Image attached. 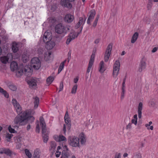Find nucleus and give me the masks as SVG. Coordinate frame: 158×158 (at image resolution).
<instances>
[{
    "instance_id": "1",
    "label": "nucleus",
    "mask_w": 158,
    "mask_h": 158,
    "mask_svg": "<svg viewBox=\"0 0 158 158\" xmlns=\"http://www.w3.org/2000/svg\"><path fill=\"white\" fill-rule=\"evenodd\" d=\"M10 66L12 71L16 70V75L17 77H20L23 74L28 77L32 75V70L28 65H26L24 67L22 65H20L18 68L17 63L13 61L11 62Z\"/></svg>"
},
{
    "instance_id": "2",
    "label": "nucleus",
    "mask_w": 158,
    "mask_h": 158,
    "mask_svg": "<svg viewBox=\"0 0 158 158\" xmlns=\"http://www.w3.org/2000/svg\"><path fill=\"white\" fill-rule=\"evenodd\" d=\"M28 113L27 111L23 112L21 115H18L14 119L15 124H19L20 125H24L28 122L32 123L34 122L35 118L33 116L27 117Z\"/></svg>"
},
{
    "instance_id": "3",
    "label": "nucleus",
    "mask_w": 158,
    "mask_h": 158,
    "mask_svg": "<svg viewBox=\"0 0 158 158\" xmlns=\"http://www.w3.org/2000/svg\"><path fill=\"white\" fill-rule=\"evenodd\" d=\"M79 141V139L75 136H70L68 139L69 144L70 146L75 147H80Z\"/></svg>"
},
{
    "instance_id": "4",
    "label": "nucleus",
    "mask_w": 158,
    "mask_h": 158,
    "mask_svg": "<svg viewBox=\"0 0 158 158\" xmlns=\"http://www.w3.org/2000/svg\"><path fill=\"white\" fill-rule=\"evenodd\" d=\"M66 28L61 23L57 25L55 28V31L58 34L64 35L67 33Z\"/></svg>"
},
{
    "instance_id": "5",
    "label": "nucleus",
    "mask_w": 158,
    "mask_h": 158,
    "mask_svg": "<svg viewBox=\"0 0 158 158\" xmlns=\"http://www.w3.org/2000/svg\"><path fill=\"white\" fill-rule=\"evenodd\" d=\"M120 68V62L118 60H116L114 64L113 67V75L114 77H116L119 73Z\"/></svg>"
},
{
    "instance_id": "6",
    "label": "nucleus",
    "mask_w": 158,
    "mask_h": 158,
    "mask_svg": "<svg viewBox=\"0 0 158 158\" xmlns=\"http://www.w3.org/2000/svg\"><path fill=\"white\" fill-rule=\"evenodd\" d=\"M31 66L35 69H38L41 66V62L38 58L34 57L31 61Z\"/></svg>"
},
{
    "instance_id": "7",
    "label": "nucleus",
    "mask_w": 158,
    "mask_h": 158,
    "mask_svg": "<svg viewBox=\"0 0 158 158\" xmlns=\"http://www.w3.org/2000/svg\"><path fill=\"white\" fill-rule=\"evenodd\" d=\"M12 104L15 108L17 113L19 114L22 112V107L15 99H13L12 100Z\"/></svg>"
},
{
    "instance_id": "8",
    "label": "nucleus",
    "mask_w": 158,
    "mask_h": 158,
    "mask_svg": "<svg viewBox=\"0 0 158 158\" xmlns=\"http://www.w3.org/2000/svg\"><path fill=\"white\" fill-rule=\"evenodd\" d=\"M112 48V45L110 44H109L106 49L104 55V60L106 62H107L108 60L110 55Z\"/></svg>"
},
{
    "instance_id": "9",
    "label": "nucleus",
    "mask_w": 158,
    "mask_h": 158,
    "mask_svg": "<svg viewBox=\"0 0 158 158\" xmlns=\"http://www.w3.org/2000/svg\"><path fill=\"white\" fill-rule=\"evenodd\" d=\"M52 35L51 32L49 31L45 32L43 37V40L44 42L46 43L50 41L52 39Z\"/></svg>"
},
{
    "instance_id": "10",
    "label": "nucleus",
    "mask_w": 158,
    "mask_h": 158,
    "mask_svg": "<svg viewBox=\"0 0 158 158\" xmlns=\"http://www.w3.org/2000/svg\"><path fill=\"white\" fill-rule=\"evenodd\" d=\"M74 19V15L71 14H66L64 17V21L67 23H70L72 22Z\"/></svg>"
},
{
    "instance_id": "11",
    "label": "nucleus",
    "mask_w": 158,
    "mask_h": 158,
    "mask_svg": "<svg viewBox=\"0 0 158 158\" xmlns=\"http://www.w3.org/2000/svg\"><path fill=\"white\" fill-rule=\"evenodd\" d=\"M146 59L144 57H143L142 59L139 64L138 69L139 72H141L146 68Z\"/></svg>"
},
{
    "instance_id": "12",
    "label": "nucleus",
    "mask_w": 158,
    "mask_h": 158,
    "mask_svg": "<svg viewBox=\"0 0 158 158\" xmlns=\"http://www.w3.org/2000/svg\"><path fill=\"white\" fill-rule=\"evenodd\" d=\"M13 58L12 55L11 53H8L6 56H2L0 57V60L1 62L4 64H6L9 59H12Z\"/></svg>"
},
{
    "instance_id": "13",
    "label": "nucleus",
    "mask_w": 158,
    "mask_h": 158,
    "mask_svg": "<svg viewBox=\"0 0 158 158\" xmlns=\"http://www.w3.org/2000/svg\"><path fill=\"white\" fill-rule=\"evenodd\" d=\"M71 156L70 152L68 151L67 150H63L62 152L61 158H70ZM71 158H76V157L74 155H72Z\"/></svg>"
},
{
    "instance_id": "14",
    "label": "nucleus",
    "mask_w": 158,
    "mask_h": 158,
    "mask_svg": "<svg viewBox=\"0 0 158 158\" xmlns=\"http://www.w3.org/2000/svg\"><path fill=\"white\" fill-rule=\"evenodd\" d=\"M27 82L30 88H35L37 85V81L35 78L30 79L27 81Z\"/></svg>"
},
{
    "instance_id": "15",
    "label": "nucleus",
    "mask_w": 158,
    "mask_h": 158,
    "mask_svg": "<svg viewBox=\"0 0 158 158\" xmlns=\"http://www.w3.org/2000/svg\"><path fill=\"white\" fill-rule=\"evenodd\" d=\"M54 139L57 141H67V139L64 136L62 135H55L53 136Z\"/></svg>"
},
{
    "instance_id": "16",
    "label": "nucleus",
    "mask_w": 158,
    "mask_h": 158,
    "mask_svg": "<svg viewBox=\"0 0 158 158\" xmlns=\"http://www.w3.org/2000/svg\"><path fill=\"white\" fill-rule=\"evenodd\" d=\"M86 20V19L85 18L83 19L82 17H80L79 19V21L78 23L75 26V28L76 29L79 28L81 26V29L82 27H83V26L85 23Z\"/></svg>"
},
{
    "instance_id": "17",
    "label": "nucleus",
    "mask_w": 158,
    "mask_h": 158,
    "mask_svg": "<svg viewBox=\"0 0 158 158\" xmlns=\"http://www.w3.org/2000/svg\"><path fill=\"white\" fill-rule=\"evenodd\" d=\"M64 121L65 124H67V127L69 129L70 127H71V120L69 117L68 112L66 111L65 116L64 117Z\"/></svg>"
},
{
    "instance_id": "18",
    "label": "nucleus",
    "mask_w": 158,
    "mask_h": 158,
    "mask_svg": "<svg viewBox=\"0 0 158 158\" xmlns=\"http://www.w3.org/2000/svg\"><path fill=\"white\" fill-rule=\"evenodd\" d=\"M95 14L96 12L95 10H92L90 11V15L87 21V23L88 24H90V22L94 19Z\"/></svg>"
},
{
    "instance_id": "19",
    "label": "nucleus",
    "mask_w": 158,
    "mask_h": 158,
    "mask_svg": "<svg viewBox=\"0 0 158 158\" xmlns=\"http://www.w3.org/2000/svg\"><path fill=\"white\" fill-rule=\"evenodd\" d=\"M60 4L64 7L71 8L72 7V5L68 0H61Z\"/></svg>"
},
{
    "instance_id": "20",
    "label": "nucleus",
    "mask_w": 158,
    "mask_h": 158,
    "mask_svg": "<svg viewBox=\"0 0 158 158\" xmlns=\"http://www.w3.org/2000/svg\"><path fill=\"white\" fill-rule=\"evenodd\" d=\"M106 67L105 66L103 61H101L99 64L98 70L101 73H103L106 69Z\"/></svg>"
},
{
    "instance_id": "21",
    "label": "nucleus",
    "mask_w": 158,
    "mask_h": 158,
    "mask_svg": "<svg viewBox=\"0 0 158 158\" xmlns=\"http://www.w3.org/2000/svg\"><path fill=\"white\" fill-rule=\"evenodd\" d=\"M40 124L42 128V131L45 132V130H47L46 125L44 119L43 117H40Z\"/></svg>"
},
{
    "instance_id": "22",
    "label": "nucleus",
    "mask_w": 158,
    "mask_h": 158,
    "mask_svg": "<svg viewBox=\"0 0 158 158\" xmlns=\"http://www.w3.org/2000/svg\"><path fill=\"white\" fill-rule=\"evenodd\" d=\"M143 108V104L142 102L139 103L137 108L138 118L140 119L142 117V111Z\"/></svg>"
},
{
    "instance_id": "23",
    "label": "nucleus",
    "mask_w": 158,
    "mask_h": 158,
    "mask_svg": "<svg viewBox=\"0 0 158 158\" xmlns=\"http://www.w3.org/2000/svg\"><path fill=\"white\" fill-rule=\"evenodd\" d=\"M94 56L93 54H92L88 65V67L87 70V72L89 73L90 72V70L91 69L92 65H93L94 61Z\"/></svg>"
},
{
    "instance_id": "24",
    "label": "nucleus",
    "mask_w": 158,
    "mask_h": 158,
    "mask_svg": "<svg viewBox=\"0 0 158 158\" xmlns=\"http://www.w3.org/2000/svg\"><path fill=\"white\" fill-rule=\"evenodd\" d=\"M46 43H47L46 48L48 50L52 49L55 45V43L53 41H51V40Z\"/></svg>"
},
{
    "instance_id": "25",
    "label": "nucleus",
    "mask_w": 158,
    "mask_h": 158,
    "mask_svg": "<svg viewBox=\"0 0 158 158\" xmlns=\"http://www.w3.org/2000/svg\"><path fill=\"white\" fill-rule=\"evenodd\" d=\"M82 29V27L81 29L80 30V32H77V33L75 32H73L70 33L68 36L72 40L74 39L75 38L77 37L80 33L81 32Z\"/></svg>"
},
{
    "instance_id": "26",
    "label": "nucleus",
    "mask_w": 158,
    "mask_h": 158,
    "mask_svg": "<svg viewBox=\"0 0 158 158\" xmlns=\"http://www.w3.org/2000/svg\"><path fill=\"white\" fill-rule=\"evenodd\" d=\"M0 154H5L8 156H10L11 154V151L8 149H0Z\"/></svg>"
},
{
    "instance_id": "27",
    "label": "nucleus",
    "mask_w": 158,
    "mask_h": 158,
    "mask_svg": "<svg viewBox=\"0 0 158 158\" xmlns=\"http://www.w3.org/2000/svg\"><path fill=\"white\" fill-rule=\"evenodd\" d=\"M45 132L42 131V136L44 142V143H47L48 139V134L49 132L47 130H45Z\"/></svg>"
},
{
    "instance_id": "28",
    "label": "nucleus",
    "mask_w": 158,
    "mask_h": 158,
    "mask_svg": "<svg viewBox=\"0 0 158 158\" xmlns=\"http://www.w3.org/2000/svg\"><path fill=\"white\" fill-rule=\"evenodd\" d=\"M56 142L54 141H51L50 143V151L52 153L54 152L56 148Z\"/></svg>"
},
{
    "instance_id": "29",
    "label": "nucleus",
    "mask_w": 158,
    "mask_h": 158,
    "mask_svg": "<svg viewBox=\"0 0 158 158\" xmlns=\"http://www.w3.org/2000/svg\"><path fill=\"white\" fill-rule=\"evenodd\" d=\"M22 60L24 62H26L29 59V55L27 54V52H24L22 56Z\"/></svg>"
},
{
    "instance_id": "30",
    "label": "nucleus",
    "mask_w": 158,
    "mask_h": 158,
    "mask_svg": "<svg viewBox=\"0 0 158 158\" xmlns=\"http://www.w3.org/2000/svg\"><path fill=\"white\" fill-rule=\"evenodd\" d=\"M12 49L14 53L16 52L19 50V48L18 44L15 42L13 43L12 46Z\"/></svg>"
},
{
    "instance_id": "31",
    "label": "nucleus",
    "mask_w": 158,
    "mask_h": 158,
    "mask_svg": "<svg viewBox=\"0 0 158 158\" xmlns=\"http://www.w3.org/2000/svg\"><path fill=\"white\" fill-rule=\"evenodd\" d=\"M139 34L138 33L136 32H135L131 38V43H134L137 40Z\"/></svg>"
},
{
    "instance_id": "32",
    "label": "nucleus",
    "mask_w": 158,
    "mask_h": 158,
    "mask_svg": "<svg viewBox=\"0 0 158 158\" xmlns=\"http://www.w3.org/2000/svg\"><path fill=\"white\" fill-rule=\"evenodd\" d=\"M0 93H2L3 94L4 96L7 98H8L9 97V94L8 93L6 92V91L4 90L2 88L0 87Z\"/></svg>"
},
{
    "instance_id": "33",
    "label": "nucleus",
    "mask_w": 158,
    "mask_h": 158,
    "mask_svg": "<svg viewBox=\"0 0 158 158\" xmlns=\"http://www.w3.org/2000/svg\"><path fill=\"white\" fill-rule=\"evenodd\" d=\"M66 62V60H64L61 62L60 64L59 67L58 69V73L59 74L62 70L64 68V64Z\"/></svg>"
},
{
    "instance_id": "34",
    "label": "nucleus",
    "mask_w": 158,
    "mask_h": 158,
    "mask_svg": "<svg viewBox=\"0 0 158 158\" xmlns=\"http://www.w3.org/2000/svg\"><path fill=\"white\" fill-rule=\"evenodd\" d=\"M51 53L49 52H46L44 54V59L46 61L48 60L50 58Z\"/></svg>"
},
{
    "instance_id": "35",
    "label": "nucleus",
    "mask_w": 158,
    "mask_h": 158,
    "mask_svg": "<svg viewBox=\"0 0 158 158\" xmlns=\"http://www.w3.org/2000/svg\"><path fill=\"white\" fill-rule=\"evenodd\" d=\"M156 105V102L155 100L152 99H151L149 102V106L151 107H154Z\"/></svg>"
},
{
    "instance_id": "36",
    "label": "nucleus",
    "mask_w": 158,
    "mask_h": 158,
    "mask_svg": "<svg viewBox=\"0 0 158 158\" xmlns=\"http://www.w3.org/2000/svg\"><path fill=\"white\" fill-rule=\"evenodd\" d=\"M7 85L10 90L13 91H15L17 89L15 85L11 84L10 83H8L7 84Z\"/></svg>"
},
{
    "instance_id": "37",
    "label": "nucleus",
    "mask_w": 158,
    "mask_h": 158,
    "mask_svg": "<svg viewBox=\"0 0 158 158\" xmlns=\"http://www.w3.org/2000/svg\"><path fill=\"white\" fill-rule=\"evenodd\" d=\"M131 122L132 123L134 124L135 125H137V114L134 115L133 118L132 119Z\"/></svg>"
},
{
    "instance_id": "38",
    "label": "nucleus",
    "mask_w": 158,
    "mask_h": 158,
    "mask_svg": "<svg viewBox=\"0 0 158 158\" xmlns=\"http://www.w3.org/2000/svg\"><path fill=\"white\" fill-rule=\"evenodd\" d=\"M131 158H142V156L140 153L136 152L133 154Z\"/></svg>"
},
{
    "instance_id": "39",
    "label": "nucleus",
    "mask_w": 158,
    "mask_h": 158,
    "mask_svg": "<svg viewBox=\"0 0 158 158\" xmlns=\"http://www.w3.org/2000/svg\"><path fill=\"white\" fill-rule=\"evenodd\" d=\"M34 107L37 108L39 106L40 101L38 97H36L34 98Z\"/></svg>"
},
{
    "instance_id": "40",
    "label": "nucleus",
    "mask_w": 158,
    "mask_h": 158,
    "mask_svg": "<svg viewBox=\"0 0 158 158\" xmlns=\"http://www.w3.org/2000/svg\"><path fill=\"white\" fill-rule=\"evenodd\" d=\"M54 78L53 77L49 76L47 79L46 81L47 84L49 85L51 84L54 80Z\"/></svg>"
},
{
    "instance_id": "41",
    "label": "nucleus",
    "mask_w": 158,
    "mask_h": 158,
    "mask_svg": "<svg viewBox=\"0 0 158 158\" xmlns=\"http://www.w3.org/2000/svg\"><path fill=\"white\" fill-rule=\"evenodd\" d=\"M67 124H64L63 125V131H64V135H66V131L67 130L68 131L70 130L71 127H70L69 129L67 127Z\"/></svg>"
},
{
    "instance_id": "42",
    "label": "nucleus",
    "mask_w": 158,
    "mask_h": 158,
    "mask_svg": "<svg viewBox=\"0 0 158 158\" xmlns=\"http://www.w3.org/2000/svg\"><path fill=\"white\" fill-rule=\"evenodd\" d=\"M25 152L26 155L29 158H31L32 157V154L30 152L29 150L27 149H26L25 150Z\"/></svg>"
},
{
    "instance_id": "43",
    "label": "nucleus",
    "mask_w": 158,
    "mask_h": 158,
    "mask_svg": "<svg viewBox=\"0 0 158 158\" xmlns=\"http://www.w3.org/2000/svg\"><path fill=\"white\" fill-rule=\"evenodd\" d=\"M77 85H75L73 86L71 91V93L72 94H75L76 93L77 89Z\"/></svg>"
},
{
    "instance_id": "44",
    "label": "nucleus",
    "mask_w": 158,
    "mask_h": 158,
    "mask_svg": "<svg viewBox=\"0 0 158 158\" xmlns=\"http://www.w3.org/2000/svg\"><path fill=\"white\" fill-rule=\"evenodd\" d=\"M34 158H40V155L37 151H35L34 153Z\"/></svg>"
},
{
    "instance_id": "45",
    "label": "nucleus",
    "mask_w": 158,
    "mask_h": 158,
    "mask_svg": "<svg viewBox=\"0 0 158 158\" xmlns=\"http://www.w3.org/2000/svg\"><path fill=\"white\" fill-rule=\"evenodd\" d=\"M99 15H97V17L95 19L94 21V23L93 26L94 27H95L97 24V22L98 21V20L99 19Z\"/></svg>"
},
{
    "instance_id": "46",
    "label": "nucleus",
    "mask_w": 158,
    "mask_h": 158,
    "mask_svg": "<svg viewBox=\"0 0 158 158\" xmlns=\"http://www.w3.org/2000/svg\"><path fill=\"white\" fill-rule=\"evenodd\" d=\"M80 142L82 144H84L85 142V139L84 136H81L80 138Z\"/></svg>"
},
{
    "instance_id": "47",
    "label": "nucleus",
    "mask_w": 158,
    "mask_h": 158,
    "mask_svg": "<svg viewBox=\"0 0 158 158\" xmlns=\"http://www.w3.org/2000/svg\"><path fill=\"white\" fill-rule=\"evenodd\" d=\"M150 125H149L148 123L146 124H145V126L147 128L148 130H149L150 129L151 130H152L153 129V127L152 126H150Z\"/></svg>"
},
{
    "instance_id": "48",
    "label": "nucleus",
    "mask_w": 158,
    "mask_h": 158,
    "mask_svg": "<svg viewBox=\"0 0 158 158\" xmlns=\"http://www.w3.org/2000/svg\"><path fill=\"white\" fill-rule=\"evenodd\" d=\"M8 129L10 133H15V131L14 129L12 128L10 126H9Z\"/></svg>"
},
{
    "instance_id": "49",
    "label": "nucleus",
    "mask_w": 158,
    "mask_h": 158,
    "mask_svg": "<svg viewBox=\"0 0 158 158\" xmlns=\"http://www.w3.org/2000/svg\"><path fill=\"white\" fill-rule=\"evenodd\" d=\"M63 82H61L60 84V85L59 88V92H60V91H61L63 90Z\"/></svg>"
},
{
    "instance_id": "50",
    "label": "nucleus",
    "mask_w": 158,
    "mask_h": 158,
    "mask_svg": "<svg viewBox=\"0 0 158 158\" xmlns=\"http://www.w3.org/2000/svg\"><path fill=\"white\" fill-rule=\"evenodd\" d=\"M13 135H12L9 133L6 134V137L9 139V140L7 139L8 141H10V139L12 137Z\"/></svg>"
},
{
    "instance_id": "51",
    "label": "nucleus",
    "mask_w": 158,
    "mask_h": 158,
    "mask_svg": "<svg viewBox=\"0 0 158 158\" xmlns=\"http://www.w3.org/2000/svg\"><path fill=\"white\" fill-rule=\"evenodd\" d=\"M122 89V92L121 94V99H123L124 97V95L125 92V89Z\"/></svg>"
},
{
    "instance_id": "52",
    "label": "nucleus",
    "mask_w": 158,
    "mask_h": 158,
    "mask_svg": "<svg viewBox=\"0 0 158 158\" xmlns=\"http://www.w3.org/2000/svg\"><path fill=\"white\" fill-rule=\"evenodd\" d=\"M35 131L36 132H37L38 133L40 132V126L38 123L36 125Z\"/></svg>"
},
{
    "instance_id": "53",
    "label": "nucleus",
    "mask_w": 158,
    "mask_h": 158,
    "mask_svg": "<svg viewBox=\"0 0 158 158\" xmlns=\"http://www.w3.org/2000/svg\"><path fill=\"white\" fill-rule=\"evenodd\" d=\"M72 40V39H71L68 36V38L67 39L66 41V44H69L70 42Z\"/></svg>"
},
{
    "instance_id": "54",
    "label": "nucleus",
    "mask_w": 158,
    "mask_h": 158,
    "mask_svg": "<svg viewBox=\"0 0 158 158\" xmlns=\"http://www.w3.org/2000/svg\"><path fill=\"white\" fill-rule=\"evenodd\" d=\"M132 123H129L126 126L127 129H130L131 128Z\"/></svg>"
},
{
    "instance_id": "55",
    "label": "nucleus",
    "mask_w": 158,
    "mask_h": 158,
    "mask_svg": "<svg viewBox=\"0 0 158 158\" xmlns=\"http://www.w3.org/2000/svg\"><path fill=\"white\" fill-rule=\"evenodd\" d=\"M61 152H59V151H57L55 153L56 156L57 157H59L60 155L61 154Z\"/></svg>"
},
{
    "instance_id": "56",
    "label": "nucleus",
    "mask_w": 158,
    "mask_h": 158,
    "mask_svg": "<svg viewBox=\"0 0 158 158\" xmlns=\"http://www.w3.org/2000/svg\"><path fill=\"white\" fill-rule=\"evenodd\" d=\"M114 158H121V154L120 153L116 154Z\"/></svg>"
},
{
    "instance_id": "57",
    "label": "nucleus",
    "mask_w": 158,
    "mask_h": 158,
    "mask_svg": "<svg viewBox=\"0 0 158 158\" xmlns=\"http://www.w3.org/2000/svg\"><path fill=\"white\" fill-rule=\"evenodd\" d=\"M79 80V78L78 77H77L74 78L73 81L75 83H77Z\"/></svg>"
},
{
    "instance_id": "58",
    "label": "nucleus",
    "mask_w": 158,
    "mask_h": 158,
    "mask_svg": "<svg viewBox=\"0 0 158 158\" xmlns=\"http://www.w3.org/2000/svg\"><path fill=\"white\" fill-rule=\"evenodd\" d=\"M157 49H158V48H157L156 47H154L153 48L152 50V52H153V53L155 52H156L157 51Z\"/></svg>"
},
{
    "instance_id": "59",
    "label": "nucleus",
    "mask_w": 158,
    "mask_h": 158,
    "mask_svg": "<svg viewBox=\"0 0 158 158\" xmlns=\"http://www.w3.org/2000/svg\"><path fill=\"white\" fill-rule=\"evenodd\" d=\"M43 52V50L42 49L39 48L38 50V52L40 54L42 53Z\"/></svg>"
},
{
    "instance_id": "60",
    "label": "nucleus",
    "mask_w": 158,
    "mask_h": 158,
    "mask_svg": "<svg viewBox=\"0 0 158 158\" xmlns=\"http://www.w3.org/2000/svg\"><path fill=\"white\" fill-rule=\"evenodd\" d=\"M68 62H69V61L70 59L71 58V52H69L68 53Z\"/></svg>"
},
{
    "instance_id": "61",
    "label": "nucleus",
    "mask_w": 158,
    "mask_h": 158,
    "mask_svg": "<svg viewBox=\"0 0 158 158\" xmlns=\"http://www.w3.org/2000/svg\"><path fill=\"white\" fill-rule=\"evenodd\" d=\"M125 83L124 82H123L122 89H125Z\"/></svg>"
},
{
    "instance_id": "62",
    "label": "nucleus",
    "mask_w": 158,
    "mask_h": 158,
    "mask_svg": "<svg viewBox=\"0 0 158 158\" xmlns=\"http://www.w3.org/2000/svg\"><path fill=\"white\" fill-rule=\"evenodd\" d=\"M99 41L100 39H97L95 40L94 43L96 44H98L99 43Z\"/></svg>"
},
{
    "instance_id": "63",
    "label": "nucleus",
    "mask_w": 158,
    "mask_h": 158,
    "mask_svg": "<svg viewBox=\"0 0 158 158\" xmlns=\"http://www.w3.org/2000/svg\"><path fill=\"white\" fill-rule=\"evenodd\" d=\"M152 5V3L150 2H149L148 4V8H149V7L151 8Z\"/></svg>"
},
{
    "instance_id": "64",
    "label": "nucleus",
    "mask_w": 158,
    "mask_h": 158,
    "mask_svg": "<svg viewBox=\"0 0 158 158\" xmlns=\"http://www.w3.org/2000/svg\"><path fill=\"white\" fill-rule=\"evenodd\" d=\"M64 150H67L68 151H69L66 145H64Z\"/></svg>"
}]
</instances>
